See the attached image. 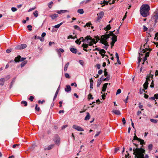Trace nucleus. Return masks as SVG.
I'll return each mask as SVG.
<instances>
[{
    "label": "nucleus",
    "instance_id": "2",
    "mask_svg": "<svg viewBox=\"0 0 158 158\" xmlns=\"http://www.w3.org/2000/svg\"><path fill=\"white\" fill-rule=\"evenodd\" d=\"M150 10V7L149 5L148 4H143L140 7V14L143 17H146L149 15V11Z\"/></svg>",
    "mask_w": 158,
    "mask_h": 158
},
{
    "label": "nucleus",
    "instance_id": "28",
    "mask_svg": "<svg viewBox=\"0 0 158 158\" xmlns=\"http://www.w3.org/2000/svg\"><path fill=\"white\" fill-rule=\"evenodd\" d=\"M154 16L156 19V20H157L158 19V11H156L155 13V15H154Z\"/></svg>",
    "mask_w": 158,
    "mask_h": 158
},
{
    "label": "nucleus",
    "instance_id": "13",
    "mask_svg": "<svg viewBox=\"0 0 158 158\" xmlns=\"http://www.w3.org/2000/svg\"><path fill=\"white\" fill-rule=\"evenodd\" d=\"M82 46L83 47V50L86 52H87L88 50L86 49L88 47V44H83Z\"/></svg>",
    "mask_w": 158,
    "mask_h": 158
},
{
    "label": "nucleus",
    "instance_id": "53",
    "mask_svg": "<svg viewBox=\"0 0 158 158\" xmlns=\"http://www.w3.org/2000/svg\"><path fill=\"white\" fill-rule=\"evenodd\" d=\"M116 42V40H114V41H112L110 44L111 45V48H112L113 47V46L114 45V44Z\"/></svg>",
    "mask_w": 158,
    "mask_h": 158
},
{
    "label": "nucleus",
    "instance_id": "33",
    "mask_svg": "<svg viewBox=\"0 0 158 158\" xmlns=\"http://www.w3.org/2000/svg\"><path fill=\"white\" fill-rule=\"evenodd\" d=\"M133 140H137L139 141V140H140V138H138L136 136V135H135V136L134 137Z\"/></svg>",
    "mask_w": 158,
    "mask_h": 158
},
{
    "label": "nucleus",
    "instance_id": "57",
    "mask_svg": "<svg viewBox=\"0 0 158 158\" xmlns=\"http://www.w3.org/2000/svg\"><path fill=\"white\" fill-rule=\"evenodd\" d=\"M65 76L66 78H70V77L69 76V74L68 73H66L65 74Z\"/></svg>",
    "mask_w": 158,
    "mask_h": 158
},
{
    "label": "nucleus",
    "instance_id": "48",
    "mask_svg": "<svg viewBox=\"0 0 158 158\" xmlns=\"http://www.w3.org/2000/svg\"><path fill=\"white\" fill-rule=\"evenodd\" d=\"M106 70H107L106 69H105L104 70V74L105 76H106L108 75V73L106 71Z\"/></svg>",
    "mask_w": 158,
    "mask_h": 158
},
{
    "label": "nucleus",
    "instance_id": "63",
    "mask_svg": "<svg viewBox=\"0 0 158 158\" xmlns=\"http://www.w3.org/2000/svg\"><path fill=\"white\" fill-rule=\"evenodd\" d=\"M102 72L103 71L102 70H100L98 71V74L101 75L102 73Z\"/></svg>",
    "mask_w": 158,
    "mask_h": 158
},
{
    "label": "nucleus",
    "instance_id": "58",
    "mask_svg": "<svg viewBox=\"0 0 158 158\" xmlns=\"http://www.w3.org/2000/svg\"><path fill=\"white\" fill-rule=\"evenodd\" d=\"M27 27L29 28V30L30 31H31L32 30V26L31 25H28L27 26Z\"/></svg>",
    "mask_w": 158,
    "mask_h": 158
},
{
    "label": "nucleus",
    "instance_id": "21",
    "mask_svg": "<svg viewBox=\"0 0 158 158\" xmlns=\"http://www.w3.org/2000/svg\"><path fill=\"white\" fill-rule=\"evenodd\" d=\"M20 59H21V56H18L15 58V62H19L20 61Z\"/></svg>",
    "mask_w": 158,
    "mask_h": 158
},
{
    "label": "nucleus",
    "instance_id": "20",
    "mask_svg": "<svg viewBox=\"0 0 158 158\" xmlns=\"http://www.w3.org/2000/svg\"><path fill=\"white\" fill-rule=\"evenodd\" d=\"M148 84V82L146 81L144 84L143 85V88L145 89H147Z\"/></svg>",
    "mask_w": 158,
    "mask_h": 158
},
{
    "label": "nucleus",
    "instance_id": "6",
    "mask_svg": "<svg viewBox=\"0 0 158 158\" xmlns=\"http://www.w3.org/2000/svg\"><path fill=\"white\" fill-rule=\"evenodd\" d=\"M27 46V45L26 44H23L17 46L15 47V49L18 50L23 49L26 48Z\"/></svg>",
    "mask_w": 158,
    "mask_h": 158
},
{
    "label": "nucleus",
    "instance_id": "16",
    "mask_svg": "<svg viewBox=\"0 0 158 158\" xmlns=\"http://www.w3.org/2000/svg\"><path fill=\"white\" fill-rule=\"evenodd\" d=\"M71 87L70 85H66V88H65L64 90L66 92H68L70 91L71 90Z\"/></svg>",
    "mask_w": 158,
    "mask_h": 158
},
{
    "label": "nucleus",
    "instance_id": "42",
    "mask_svg": "<svg viewBox=\"0 0 158 158\" xmlns=\"http://www.w3.org/2000/svg\"><path fill=\"white\" fill-rule=\"evenodd\" d=\"M139 141L140 142V144H145V143L144 142V140L143 139H140V140H139Z\"/></svg>",
    "mask_w": 158,
    "mask_h": 158
},
{
    "label": "nucleus",
    "instance_id": "1",
    "mask_svg": "<svg viewBox=\"0 0 158 158\" xmlns=\"http://www.w3.org/2000/svg\"><path fill=\"white\" fill-rule=\"evenodd\" d=\"M134 153L135 155V158H148L149 156L146 154L144 157V154H145V150L142 148H135L133 149Z\"/></svg>",
    "mask_w": 158,
    "mask_h": 158
},
{
    "label": "nucleus",
    "instance_id": "32",
    "mask_svg": "<svg viewBox=\"0 0 158 158\" xmlns=\"http://www.w3.org/2000/svg\"><path fill=\"white\" fill-rule=\"evenodd\" d=\"M74 27L75 29L78 30L80 31H81V30L80 29V27L77 25H74Z\"/></svg>",
    "mask_w": 158,
    "mask_h": 158
},
{
    "label": "nucleus",
    "instance_id": "17",
    "mask_svg": "<svg viewBox=\"0 0 158 158\" xmlns=\"http://www.w3.org/2000/svg\"><path fill=\"white\" fill-rule=\"evenodd\" d=\"M58 16V15L57 14L50 15V17L52 18V19H54Z\"/></svg>",
    "mask_w": 158,
    "mask_h": 158
},
{
    "label": "nucleus",
    "instance_id": "52",
    "mask_svg": "<svg viewBox=\"0 0 158 158\" xmlns=\"http://www.w3.org/2000/svg\"><path fill=\"white\" fill-rule=\"evenodd\" d=\"M143 92H145V93H147V91H145V90L144 89H140L139 90V93L140 94H142Z\"/></svg>",
    "mask_w": 158,
    "mask_h": 158
},
{
    "label": "nucleus",
    "instance_id": "25",
    "mask_svg": "<svg viewBox=\"0 0 158 158\" xmlns=\"http://www.w3.org/2000/svg\"><path fill=\"white\" fill-rule=\"evenodd\" d=\"M153 75H150L149 76H148L146 78V81H148H148H150V78H151V79H152L153 78Z\"/></svg>",
    "mask_w": 158,
    "mask_h": 158
},
{
    "label": "nucleus",
    "instance_id": "26",
    "mask_svg": "<svg viewBox=\"0 0 158 158\" xmlns=\"http://www.w3.org/2000/svg\"><path fill=\"white\" fill-rule=\"evenodd\" d=\"M93 80H92V78H91L90 79V88L91 89H93Z\"/></svg>",
    "mask_w": 158,
    "mask_h": 158
},
{
    "label": "nucleus",
    "instance_id": "54",
    "mask_svg": "<svg viewBox=\"0 0 158 158\" xmlns=\"http://www.w3.org/2000/svg\"><path fill=\"white\" fill-rule=\"evenodd\" d=\"M75 38H77V37H76ZM70 38L72 39H75V37H73L72 35H69V36H68V39H69Z\"/></svg>",
    "mask_w": 158,
    "mask_h": 158
},
{
    "label": "nucleus",
    "instance_id": "38",
    "mask_svg": "<svg viewBox=\"0 0 158 158\" xmlns=\"http://www.w3.org/2000/svg\"><path fill=\"white\" fill-rule=\"evenodd\" d=\"M92 24L90 22H89V23H87L84 26V27H85L86 26H87V27H90L91 26V25Z\"/></svg>",
    "mask_w": 158,
    "mask_h": 158
},
{
    "label": "nucleus",
    "instance_id": "60",
    "mask_svg": "<svg viewBox=\"0 0 158 158\" xmlns=\"http://www.w3.org/2000/svg\"><path fill=\"white\" fill-rule=\"evenodd\" d=\"M95 38L96 41H98L100 40H101V39H100V38H99L98 36H96L95 37Z\"/></svg>",
    "mask_w": 158,
    "mask_h": 158
},
{
    "label": "nucleus",
    "instance_id": "44",
    "mask_svg": "<svg viewBox=\"0 0 158 158\" xmlns=\"http://www.w3.org/2000/svg\"><path fill=\"white\" fill-rule=\"evenodd\" d=\"M139 55H141V53H139ZM141 56H139V60H138V66H139V63H140V62L141 61V60L142 59L141 58Z\"/></svg>",
    "mask_w": 158,
    "mask_h": 158
},
{
    "label": "nucleus",
    "instance_id": "15",
    "mask_svg": "<svg viewBox=\"0 0 158 158\" xmlns=\"http://www.w3.org/2000/svg\"><path fill=\"white\" fill-rule=\"evenodd\" d=\"M112 112L117 115H120L121 113L119 110H113Z\"/></svg>",
    "mask_w": 158,
    "mask_h": 158
},
{
    "label": "nucleus",
    "instance_id": "56",
    "mask_svg": "<svg viewBox=\"0 0 158 158\" xmlns=\"http://www.w3.org/2000/svg\"><path fill=\"white\" fill-rule=\"evenodd\" d=\"M34 97L32 96H31L29 98V100H30L32 102L33 101V99H34Z\"/></svg>",
    "mask_w": 158,
    "mask_h": 158
},
{
    "label": "nucleus",
    "instance_id": "50",
    "mask_svg": "<svg viewBox=\"0 0 158 158\" xmlns=\"http://www.w3.org/2000/svg\"><path fill=\"white\" fill-rule=\"evenodd\" d=\"M139 108L141 109V110L143 111V109H142V108L143 107V105H141V103H139Z\"/></svg>",
    "mask_w": 158,
    "mask_h": 158
},
{
    "label": "nucleus",
    "instance_id": "29",
    "mask_svg": "<svg viewBox=\"0 0 158 158\" xmlns=\"http://www.w3.org/2000/svg\"><path fill=\"white\" fill-rule=\"evenodd\" d=\"M79 44H80L81 41L83 42L85 41V39H84L83 37H81L79 39Z\"/></svg>",
    "mask_w": 158,
    "mask_h": 158
},
{
    "label": "nucleus",
    "instance_id": "46",
    "mask_svg": "<svg viewBox=\"0 0 158 158\" xmlns=\"http://www.w3.org/2000/svg\"><path fill=\"white\" fill-rule=\"evenodd\" d=\"M53 2H52L51 1L48 4V6L50 8H51L52 7V5L53 4Z\"/></svg>",
    "mask_w": 158,
    "mask_h": 158
},
{
    "label": "nucleus",
    "instance_id": "35",
    "mask_svg": "<svg viewBox=\"0 0 158 158\" xmlns=\"http://www.w3.org/2000/svg\"><path fill=\"white\" fill-rule=\"evenodd\" d=\"M38 11L37 10H35L33 13V14L34 16L36 17L38 16Z\"/></svg>",
    "mask_w": 158,
    "mask_h": 158
},
{
    "label": "nucleus",
    "instance_id": "59",
    "mask_svg": "<svg viewBox=\"0 0 158 158\" xmlns=\"http://www.w3.org/2000/svg\"><path fill=\"white\" fill-rule=\"evenodd\" d=\"M38 105L37 104H36L35 107V110L37 111H39L40 110V107H37Z\"/></svg>",
    "mask_w": 158,
    "mask_h": 158
},
{
    "label": "nucleus",
    "instance_id": "39",
    "mask_svg": "<svg viewBox=\"0 0 158 158\" xmlns=\"http://www.w3.org/2000/svg\"><path fill=\"white\" fill-rule=\"evenodd\" d=\"M93 43H94L95 44H96V43L98 42V41H95V40L94 39L91 38L90 40Z\"/></svg>",
    "mask_w": 158,
    "mask_h": 158
},
{
    "label": "nucleus",
    "instance_id": "3",
    "mask_svg": "<svg viewBox=\"0 0 158 158\" xmlns=\"http://www.w3.org/2000/svg\"><path fill=\"white\" fill-rule=\"evenodd\" d=\"M108 38H109V37L106 36V37L105 38V37H103V36L102 35L101 38V40L100 41V43L105 45L103 48L105 49H107L108 48V47L109 46L108 44V42L106 40Z\"/></svg>",
    "mask_w": 158,
    "mask_h": 158
},
{
    "label": "nucleus",
    "instance_id": "23",
    "mask_svg": "<svg viewBox=\"0 0 158 158\" xmlns=\"http://www.w3.org/2000/svg\"><path fill=\"white\" fill-rule=\"evenodd\" d=\"M5 81V80L4 78H1L0 79V85H3L4 84Z\"/></svg>",
    "mask_w": 158,
    "mask_h": 158
},
{
    "label": "nucleus",
    "instance_id": "30",
    "mask_svg": "<svg viewBox=\"0 0 158 158\" xmlns=\"http://www.w3.org/2000/svg\"><path fill=\"white\" fill-rule=\"evenodd\" d=\"M77 12L80 14H83L84 13V11L83 9H79L77 10Z\"/></svg>",
    "mask_w": 158,
    "mask_h": 158
},
{
    "label": "nucleus",
    "instance_id": "7",
    "mask_svg": "<svg viewBox=\"0 0 158 158\" xmlns=\"http://www.w3.org/2000/svg\"><path fill=\"white\" fill-rule=\"evenodd\" d=\"M73 129H74L78 131H83L84 130L83 129L82 127H81L79 126L76 125H73Z\"/></svg>",
    "mask_w": 158,
    "mask_h": 158
},
{
    "label": "nucleus",
    "instance_id": "4",
    "mask_svg": "<svg viewBox=\"0 0 158 158\" xmlns=\"http://www.w3.org/2000/svg\"><path fill=\"white\" fill-rule=\"evenodd\" d=\"M102 35L103 37H105V38L106 37V36H108L109 38L110 37V36H112V37L111 38L112 41H113L114 40H116V42L117 41V36L113 33V31H110V33L109 34H105Z\"/></svg>",
    "mask_w": 158,
    "mask_h": 158
},
{
    "label": "nucleus",
    "instance_id": "62",
    "mask_svg": "<svg viewBox=\"0 0 158 158\" xmlns=\"http://www.w3.org/2000/svg\"><path fill=\"white\" fill-rule=\"evenodd\" d=\"M15 79L16 78H13V80H12V81L11 82V84H14L15 83Z\"/></svg>",
    "mask_w": 158,
    "mask_h": 158
},
{
    "label": "nucleus",
    "instance_id": "5",
    "mask_svg": "<svg viewBox=\"0 0 158 158\" xmlns=\"http://www.w3.org/2000/svg\"><path fill=\"white\" fill-rule=\"evenodd\" d=\"M95 50H97L98 51H99V53L101 54V56H103V57L104 56H107L104 55L106 53V51L104 49H100L98 48H96L95 49L93 50V51H94Z\"/></svg>",
    "mask_w": 158,
    "mask_h": 158
},
{
    "label": "nucleus",
    "instance_id": "47",
    "mask_svg": "<svg viewBox=\"0 0 158 158\" xmlns=\"http://www.w3.org/2000/svg\"><path fill=\"white\" fill-rule=\"evenodd\" d=\"M109 1L108 0V1H105V0H104V1L103 2V3L104 4V5H102V7L104 6V5H105H105H108Z\"/></svg>",
    "mask_w": 158,
    "mask_h": 158
},
{
    "label": "nucleus",
    "instance_id": "40",
    "mask_svg": "<svg viewBox=\"0 0 158 158\" xmlns=\"http://www.w3.org/2000/svg\"><path fill=\"white\" fill-rule=\"evenodd\" d=\"M21 103L22 104H23L25 106H27V102L25 101H22L21 102Z\"/></svg>",
    "mask_w": 158,
    "mask_h": 158
},
{
    "label": "nucleus",
    "instance_id": "61",
    "mask_svg": "<svg viewBox=\"0 0 158 158\" xmlns=\"http://www.w3.org/2000/svg\"><path fill=\"white\" fill-rule=\"evenodd\" d=\"M17 9L14 7H13L11 8V10L13 12L17 10Z\"/></svg>",
    "mask_w": 158,
    "mask_h": 158
},
{
    "label": "nucleus",
    "instance_id": "55",
    "mask_svg": "<svg viewBox=\"0 0 158 158\" xmlns=\"http://www.w3.org/2000/svg\"><path fill=\"white\" fill-rule=\"evenodd\" d=\"M121 92V90L120 89H118L117 90L116 92V94H120Z\"/></svg>",
    "mask_w": 158,
    "mask_h": 158
},
{
    "label": "nucleus",
    "instance_id": "41",
    "mask_svg": "<svg viewBox=\"0 0 158 158\" xmlns=\"http://www.w3.org/2000/svg\"><path fill=\"white\" fill-rule=\"evenodd\" d=\"M110 76L109 75L106 77V78H104L103 77V81H105L109 80L110 79Z\"/></svg>",
    "mask_w": 158,
    "mask_h": 158
},
{
    "label": "nucleus",
    "instance_id": "11",
    "mask_svg": "<svg viewBox=\"0 0 158 158\" xmlns=\"http://www.w3.org/2000/svg\"><path fill=\"white\" fill-rule=\"evenodd\" d=\"M54 146V144L50 145L47 147H45L44 148V150L45 151L47 150H50L53 148Z\"/></svg>",
    "mask_w": 158,
    "mask_h": 158
},
{
    "label": "nucleus",
    "instance_id": "19",
    "mask_svg": "<svg viewBox=\"0 0 158 158\" xmlns=\"http://www.w3.org/2000/svg\"><path fill=\"white\" fill-rule=\"evenodd\" d=\"M59 89H60V86L57 89V90H56V93L55 94L54 97L53 99V101H54L55 100V99L56 98V97L57 96L58 94V93L59 92Z\"/></svg>",
    "mask_w": 158,
    "mask_h": 158
},
{
    "label": "nucleus",
    "instance_id": "34",
    "mask_svg": "<svg viewBox=\"0 0 158 158\" xmlns=\"http://www.w3.org/2000/svg\"><path fill=\"white\" fill-rule=\"evenodd\" d=\"M111 27L110 24L108 25L105 28L106 30H109L111 28Z\"/></svg>",
    "mask_w": 158,
    "mask_h": 158
},
{
    "label": "nucleus",
    "instance_id": "18",
    "mask_svg": "<svg viewBox=\"0 0 158 158\" xmlns=\"http://www.w3.org/2000/svg\"><path fill=\"white\" fill-rule=\"evenodd\" d=\"M70 51L73 53H76L77 52V49L74 48H71L70 49Z\"/></svg>",
    "mask_w": 158,
    "mask_h": 158
},
{
    "label": "nucleus",
    "instance_id": "8",
    "mask_svg": "<svg viewBox=\"0 0 158 158\" xmlns=\"http://www.w3.org/2000/svg\"><path fill=\"white\" fill-rule=\"evenodd\" d=\"M104 14V13L103 11H101L99 14H97L98 17L97 18V21H99L100 19L102 18Z\"/></svg>",
    "mask_w": 158,
    "mask_h": 158
},
{
    "label": "nucleus",
    "instance_id": "10",
    "mask_svg": "<svg viewBox=\"0 0 158 158\" xmlns=\"http://www.w3.org/2000/svg\"><path fill=\"white\" fill-rule=\"evenodd\" d=\"M103 79V76L100 78L99 79H98L97 82V86L98 87L101 84L102 80Z\"/></svg>",
    "mask_w": 158,
    "mask_h": 158
},
{
    "label": "nucleus",
    "instance_id": "31",
    "mask_svg": "<svg viewBox=\"0 0 158 158\" xmlns=\"http://www.w3.org/2000/svg\"><path fill=\"white\" fill-rule=\"evenodd\" d=\"M27 63V60H25L22 62L21 64V67H23Z\"/></svg>",
    "mask_w": 158,
    "mask_h": 158
},
{
    "label": "nucleus",
    "instance_id": "24",
    "mask_svg": "<svg viewBox=\"0 0 158 158\" xmlns=\"http://www.w3.org/2000/svg\"><path fill=\"white\" fill-rule=\"evenodd\" d=\"M39 39L40 40L43 42L44 40V38H42L41 37H40L39 36L37 37L36 35H35V39Z\"/></svg>",
    "mask_w": 158,
    "mask_h": 158
},
{
    "label": "nucleus",
    "instance_id": "49",
    "mask_svg": "<svg viewBox=\"0 0 158 158\" xmlns=\"http://www.w3.org/2000/svg\"><path fill=\"white\" fill-rule=\"evenodd\" d=\"M150 121L154 123H157V120L155 119H151Z\"/></svg>",
    "mask_w": 158,
    "mask_h": 158
},
{
    "label": "nucleus",
    "instance_id": "51",
    "mask_svg": "<svg viewBox=\"0 0 158 158\" xmlns=\"http://www.w3.org/2000/svg\"><path fill=\"white\" fill-rule=\"evenodd\" d=\"M91 37H90V36H87L86 37H85V41L86 40H90L91 39Z\"/></svg>",
    "mask_w": 158,
    "mask_h": 158
},
{
    "label": "nucleus",
    "instance_id": "14",
    "mask_svg": "<svg viewBox=\"0 0 158 158\" xmlns=\"http://www.w3.org/2000/svg\"><path fill=\"white\" fill-rule=\"evenodd\" d=\"M69 11L66 10H60L58 11L57 13L59 14H60L62 13H64L66 12H68Z\"/></svg>",
    "mask_w": 158,
    "mask_h": 158
},
{
    "label": "nucleus",
    "instance_id": "27",
    "mask_svg": "<svg viewBox=\"0 0 158 158\" xmlns=\"http://www.w3.org/2000/svg\"><path fill=\"white\" fill-rule=\"evenodd\" d=\"M69 64V63H67L65 65L64 68V71H66L67 70Z\"/></svg>",
    "mask_w": 158,
    "mask_h": 158
},
{
    "label": "nucleus",
    "instance_id": "43",
    "mask_svg": "<svg viewBox=\"0 0 158 158\" xmlns=\"http://www.w3.org/2000/svg\"><path fill=\"white\" fill-rule=\"evenodd\" d=\"M152 144H149L148 146V149L150 150H151L152 149Z\"/></svg>",
    "mask_w": 158,
    "mask_h": 158
},
{
    "label": "nucleus",
    "instance_id": "9",
    "mask_svg": "<svg viewBox=\"0 0 158 158\" xmlns=\"http://www.w3.org/2000/svg\"><path fill=\"white\" fill-rule=\"evenodd\" d=\"M55 143L56 144L59 145L60 143V139L59 137H56L54 139Z\"/></svg>",
    "mask_w": 158,
    "mask_h": 158
},
{
    "label": "nucleus",
    "instance_id": "64",
    "mask_svg": "<svg viewBox=\"0 0 158 158\" xmlns=\"http://www.w3.org/2000/svg\"><path fill=\"white\" fill-rule=\"evenodd\" d=\"M154 96L155 97V99H158V93L157 94H154Z\"/></svg>",
    "mask_w": 158,
    "mask_h": 158
},
{
    "label": "nucleus",
    "instance_id": "36",
    "mask_svg": "<svg viewBox=\"0 0 158 158\" xmlns=\"http://www.w3.org/2000/svg\"><path fill=\"white\" fill-rule=\"evenodd\" d=\"M56 51L57 52L59 56L60 57L61 54H60V50H59V49L58 48L56 49Z\"/></svg>",
    "mask_w": 158,
    "mask_h": 158
},
{
    "label": "nucleus",
    "instance_id": "12",
    "mask_svg": "<svg viewBox=\"0 0 158 158\" xmlns=\"http://www.w3.org/2000/svg\"><path fill=\"white\" fill-rule=\"evenodd\" d=\"M108 84L110 85V83H106L103 85L102 89V92H105L106 90Z\"/></svg>",
    "mask_w": 158,
    "mask_h": 158
},
{
    "label": "nucleus",
    "instance_id": "22",
    "mask_svg": "<svg viewBox=\"0 0 158 158\" xmlns=\"http://www.w3.org/2000/svg\"><path fill=\"white\" fill-rule=\"evenodd\" d=\"M86 114V116L85 118V120H88L90 118V116L89 113V112H87Z\"/></svg>",
    "mask_w": 158,
    "mask_h": 158
},
{
    "label": "nucleus",
    "instance_id": "45",
    "mask_svg": "<svg viewBox=\"0 0 158 158\" xmlns=\"http://www.w3.org/2000/svg\"><path fill=\"white\" fill-rule=\"evenodd\" d=\"M88 98L89 99H93L94 98L93 97L92 95L91 94H89L88 95Z\"/></svg>",
    "mask_w": 158,
    "mask_h": 158
},
{
    "label": "nucleus",
    "instance_id": "37",
    "mask_svg": "<svg viewBox=\"0 0 158 158\" xmlns=\"http://www.w3.org/2000/svg\"><path fill=\"white\" fill-rule=\"evenodd\" d=\"M62 23H61L60 24H59L57 25H55L54 27L55 28H58L60 27L62 24Z\"/></svg>",
    "mask_w": 158,
    "mask_h": 158
}]
</instances>
